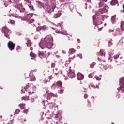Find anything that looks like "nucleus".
<instances>
[{
    "label": "nucleus",
    "mask_w": 124,
    "mask_h": 124,
    "mask_svg": "<svg viewBox=\"0 0 124 124\" xmlns=\"http://www.w3.org/2000/svg\"><path fill=\"white\" fill-rule=\"evenodd\" d=\"M54 45V40L51 35H48L44 38V40H42L39 43V46L42 50H44L45 53L47 52L46 49H51L52 46Z\"/></svg>",
    "instance_id": "obj_1"
},
{
    "label": "nucleus",
    "mask_w": 124,
    "mask_h": 124,
    "mask_svg": "<svg viewBox=\"0 0 124 124\" xmlns=\"http://www.w3.org/2000/svg\"><path fill=\"white\" fill-rule=\"evenodd\" d=\"M2 31L4 32V34L5 37L7 38H10V34H11V30H9L6 26H4L2 28Z\"/></svg>",
    "instance_id": "obj_2"
},
{
    "label": "nucleus",
    "mask_w": 124,
    "mask_h": 124,
    "mask_svg": "<svg viewBox=\"0 0 124 124\" xmlns=\"http://www.w3.org/2000/svg\"><path fill=\"white\" fill-rule=\"evenodd\" d=\"M96 15H97V21L99 23V24H102V22L104 21V18H105V16L102 15L101 14H97V12L96 13Z\"/></svg>",
    "instance_id": "obj_3"
},
{
    "label": "nucleus",
    "mask_w": 124,
    "mask_h": 124,
    "mask_svg": "<svg viewBox=\"0 0 124 124\" xmlns=\"http://www.w3.org/2000/svg\"><path fill=\"white\" fill-rule=\"evenodd\" d=\"M8 47L10 51H13L15 49V44L11 41H9L8 42Z\"/></svg>",
    "instance_id": "obj_4"
},
{
    "label": "nucleus",
    "mask_w": 124,
    "mask_h": 124,
    "mask_svg": "<svg viewBox=\"0 0 124 124\" xmlns=\"http://www.w3.org/2000/svg\"><path fill=\"white\" fill-rule=\"evenodd\" d=\"M25 75L26 78H28L29 76H30L31 81H35V77L33 76L32 72H31L30 74L28 73L25 74Z\"/></svg>",
    "instance_id": "obj_5"
},
{
    "label": "nucleus",
    "mask_w": 124,
    "mask_h": 124,
    "mask_svg": "<svg viewBox=\"0 0 124 124\" xmlns=\"http://www.w3.org/2000/svg\"><path fill=\"white\" fill-rule=\"evenodd\" d=\"M68 77H70L71 79L75 77V73L74 71H72L71 69H69V73L68 74Z\"/></svg>",
    "instance_id": "obj_6"
},
{
    "label": "nucleus",
    "mask_w": 124,
    "mask_h": 124,
    "mask_svg": "<svg viewBox=\"0 0 124 124\" xmlns=\"http://www.w3.org/2000/svg\"><path fill=\"white\" fill-rule=\"evenodd\" d=\"M51 97H58L57 95L54 94L53 93H48L47 99L50 100Z\"/></svg>",
    "instance_id": "obj_7"
},
{
    "label": "nucleus",
    "mask_w": 124,
    "mask_h": 124,
    "mask_svg": "<svg viewBox=\"0 0 124 124\" xmlns=\"http://www.w3.org/2000/svg\"><path fill=\"white\" fill-rule=\"evenodd\" d=\"M108 11V10H107V9H106V8H103V9L99 10V11L97 12V14H103V13H105Z\"/></svg>",
    "instance_id": "obj_8"
},
{
    "label": "nucleus",
    "mask_w": 124,
    "mask_h": 124,
    "mask_svg": "<svg viewBox=\"0 0 124 124\" xmlns=\"http://www.w3.org/2000/svg\"><path fill=\"white\" fill-rule=\"evenodd\" d=\"M38 55L39 58L41 59H44V58L46 57L45 54L42 51H39L38 52Z\"/></svg>",
    "instance_id": "obj_9"
},
{
    "label": "nucleus",
    "mask_w": 124,
    "mask_h": 124,
    "mask_svg": "<svg viewBox=\"0 0 124 124\" xmlns=\"http://www.w3.org/2000/svg\"><path fill=\"white\" fill-rule=\"evenodd\" d=\"M92 101V102H94V97H92L90 100H88V103L86 105V106L87 107H91V102L90 101Z\"/></svg>",
    "instance_id": "obj_10"
},
{
    "label": "nucleus",
    "mask_w": 124,
    "mask_h": 124,
    "mask_svg": "<svg viewBox=\"0 0 124 124\" xmlns=\"http://www.w3.org/2000/svg\"><path fill=\"white\" fill-rule=\"evenodd\" d=\"M77 77L78 80H83L84 79V75L80 73L78 74Z\"/></svg>",
    "instance_id": "obj_11"
},
{
    "label": "nucleus",
    "mask_w": 124,
    "mask_h": 124,
    "mask_svg": "<svg viewBox=\"0 0 124 124\" xmlns=\"http://www.w3.org/2000/svg\"><path fill=\"white\" fill-rule=\"evenodd\" d=\"M28 93L29 94H32V93H34V89L32 87H30L28 90Z\"/></svg>",
    "instance_id": "obj_12"
},
{
    "label": "nucleus",
    "mask_w": 124,
    "mask_h": 124,
    "mask_svg": "<svg viewBox=\"0 0 124 124\" xmlns=\"http://www.w3.org/2000/svg\"><path fill=\"white\" fill-rule=\"evenodd\" d=\"M17 7L18 9H19L20 12H25V9L22 8L23 6L22 5V4H19L18 6Z\"/></svg>",
    "instance_id": "obj_13"
},
{
    "label": "nucleus",
    "mask_w": 124,
    "mask_h": 124,
    "mask_svg": "<svg viewBox=\"0 0 124 124\" xmlns=\"http://www.w3.org/2000/svg\"><path fill=\"white\" fill-rule=\"evenodd\" d=\"M90 88V87H92V88H93L94 89H95V88H98L99 85H96V86L93 85H87V87L86 86V85L84 86V88L85 90H87V89H88V88Z\"/></svg>",
    "instance_id": "obj_14"
},
{
    "label": "nucleus",
    "mask_w": 124,
    "mask_h": 124,
    "mask_svg": "<svg viewBox=\"0 0 124 124\" xmlns=\"http://www.w3.org/2000/svg\"><path fill=\"white\" fill-rule=\"evenodd\" d=\"M26 40H27V42L26 43L27 46L28 47H31V42L30 40L29 39H26Z\"/></svg>",
    "instance_id": "obj_15"
},
{
    "label": "nucleus",
    "mask_w": 124,
    "mask_h": 124,
    "mask_svg": "<svg viewBox=\"0 0 124 124\" xmlns=\"http://www.w3.org/2000/svg\"><path fill=\"white\" fill-rule=\"evenodd\" d=\"M71 62V58H69V60H67L65 62V66H68L70 64V62Z\"/></svg>",
    "instance_id": "obj_16"
},
{
    "label": "nucleus",
    "mask_w": 124,
    "mask_h": 124,
    "mask_svg": "<svg viewBox=\"0 0 124 124\" xmlns=\"http://www.w3.org/2000/svg\"><path fill=\"white\" fill-rule=\"evenodd\" d=\"M36 56V55L34 53H33L32 51L30 53V56L32 60H34Z\"/></svg>",
    "instance_id": "obj_17"
},
{
    "label": "nucleus",
    "mask_w": 124,
    "mask_h": 124,
    "mask_svg": "<svg viewBox=\"0 0 124 124\" xmlns=\"http://www.w3.org/2000/svg\"><path fill=\"white\" fill-rule=\"evenodd\" d=\"M75 52H76V50L74 49V48H71L69 49V53L71 55L72 54H74Z\"/></svg>",
    "instance_id": "obj_18"
},
{
    "label": "nucleus",
    "mask_w": 124,
    "mask_h": 124,
    "mask_svg": "<svg viewBox=\"0 0 124 124\" xmlns=\"http://www.w3.org/2000/svg\"><path fill=\"white\" fill-rule=\"evenodd\" d=\"M22 100H30V96L29 95H26L22 97Z\"/></svg>",
    "instance_id": "obj_19"
},
{
    "label": "nucleus",
    "mask_w": 124,
    "mask_h": 124,
    "mask_svg": "<svg viewBox=\"0 0 124 124\" xmlns=\"http://www.w3.org/2000/svg\"><path fill=\"white\" fill-rule=\"evenodd\" d=\"M100 54L101 57H104V58H105V53L104 52V51H103V50L102 49L100 50Z\"/></svg>",
    "instance_id": "obj_20"
},
{
    "label": "nucleus",
    "mask_w": 124,
    "mask_h": 124,
    "mask_svg": "<svg viewBox=\"0 0 124 124\" xmlns=\"http://www.w3.org/2000/svg\"><path fill=\"white\" fill-rule=\"evenodd\" d=\"M38 97L37 96H31V102H34L35 101V99H37Z\"/></svg>",
    "instance_id": "obj_21"
},
{
    "label": "nucleus",
    "mask_w": 124,
    "mask_h": 124,
    "mask_svg": "<svg viewBox=\"0 0 124 124\" xmlns=\"http://www.w3.org/2000/svg\"><path fill=\"white\" fill-rule=\"evenodd\" d=\"M118 3V0H112L111 1V5H116Z\"/></svg>",
    "instance_id": "obj_22"
},
{
    "label": "nucleus",
    "mask_w": 124,
    "mask_h": 124,
    "mask_svg": "<svg viewBox=\"0 0 124 124\" xmlns=\"http://www.w3.org/2000/svg\"><path fill=\"white\" fill-rule=\"evenodd\" d=\"M19 106L20 108V109H21V110H23V109H25V106H26V104H20L19 105Z\"/></svg>",
    "instance_id": "obj_23"
},
{
    "label": "nucleus",
    "mask_w": 124,
    "mask_h": 124,
    "mask_svg": "<svg viewBox=\"0 0 124 124\" xmlns=\"http://www.w3.org/2000/svg\"><path fill=\"white\" fill-rule=\"evenodd\" d=\"M120 27L121 31H124V21L121 22Z\"/></svg>",
    "instance_id": "obj_24"
},
{
    "label": "nucleus",
    "mask_w": 124,
    "mask_h": 124,
    "mask_svg": "<svg viewBox=\"0 0 124 124\" xmlns=\"http://www.w3.org/2000/svg\"><path fill=\"white\" fill-rule=\"evenodd\" d=\"M8 23H9L10 24H11L12 25H14L15 24V21L13 20L10 19Z\"/></svg>",
    "instance_id": "obj_25"
},
{
    "label": "nucleus",
    "mask_w": 124,
    "mask_h": 124,
    "mask_svg": "<svg viewBox=\"0 0 124 124\" xmlns=\"http://www.w3.org/2000/svg\"><path fill=\"white\" fill-rule=\"evenodd\" d=\"M62 83L61 81H57L56 83L57 86H59V87H62Z\"/></svg>",
    "instance_id": "obj_26"
},
{
    "label": "nucleus",
    "mask_w": 124,
    "mask_h": 124,
    "mask_svg": "<svg viewBox=\"0 0 124 124\" xmlns=\"http://www.w3.org/2000/svg\"><path fill=\"white\" fill-rule=\"evenodd\" d=\"M99 6L98 7H102V6H103V5H104V2H100L99 4H98Z\"/></svg>",
    "instance_id": "obj_27"
},
{
    "label": "nucleus",
    "mask_w": 124,
    "mask_h": 124,
    "mask_svg": "<svg viewBox=\"0 0 124 124\" xmlns=\"http://www.w3.org/2000/svg\"><path fill=\"white\" fill-rule=\"evenodd\" d=\"M115 19H116V16H114L111 17V21L112 23H115Z\"/></svg>",
    "instance_id": "obj_28"
},
{
    "label": "nucleus",
    "mask_w": 124,
    "mask_h": 124,
    "mask_svg": "<svg viewBox=\"0 0 124 124\" xmlns=\"http://www.w3.org/2000/svg\"><path fill=\"white\" fill-rule=\"evenodd\" d=\"M95 64H96V63H95V62L92 63L90 65V67H91V68H93V67H94V65H95Z\"/></svg>",
    "instance_id": "obj_29"
},
{
    "label": "nucleus",
    "mask_w": 124,
    "mask_h": 124,
    "mask_svg": "<svg viewBox=\"0 0 124 124\" xmlns=\"http://www.w3.org/2000/svg\"><path fill=\"white\" fill-rule=\"evenodd\" d=\"M98 60L99 61H100V62H105V59H102V58H101V57H99L98 58Z\"/></svg>",
    "instance_id": "obj_30"
},
{
    "label": "nucleus",
    "mask_w": 124,
    "mask_h": 124,
    "mask_svg": "<svg viewBox=\"0 0 124 124\" xmlns=\"http://www.w3.org/2000/svg\"><path fill=\"white\" fill-rule=\"evenodd\" d=\"M95 78L97 81H100V80H101V78L97 76H95Z\"/></svg>",
    "instance_id": "obj_31"
},
{
    "label": "nucleus",
    "mask_w": 124,
    "mask_h": 124,
    "mask_svg": "<svg viewBox=\"0 0 124 124\" xmlns=\"http://www.w3.org/2000/svg\"><path fill=\"white\" fill-rule=\"evenodd\" d=\"M20 113V109L19 108L16 109V110L15 114H16V115L19 114Z\"/></svg>",
    "instance_id": "obj_32"
},
{
    "label": "nucleus",
    "mask_w": 124,
    "mask_h": 124,
    "mask_svg": "<svg viewBox=\"0 0 124 124\" xmlns=\"http://www.w3.org/2000/svg\"><path fill=\"white\" fill-rule=\"evenodd\" d=\"M93 76H94V75H93V73H91L89 75V78H93Z\"/></svg>",
    "instance_id": "obj_33"
},
{
    "label": "nucleus",
    "mask_w": 124,
    "mask_h": 124,
    "mask_svg": "<svg viewBox=\"0 0 124 124\" xmlns=\"http://www.w3.org/2000/svg\"><path fill=\"white\" fill-rule=\"evenodd\" d=\"M28 112H29V110L28 109H25L24 110H23V113H24V114H28Z\"/></svg>",
    "instance_id": "obj_34"
},
{
    "label": "nucleus",
    "mask_w": 124,
    "mask_h": 124,
    "mask_svg": "<svg viewBox=\"0 0 124 124\" xmlns=\"http://www.w3.org/2000/svg\"><path fill=\"white\" fill-rule=\"evenodd\" d=\"M47 26H43L42 27V30H44V31H45V30H47Z\"/></svg>",
    "instance_id": "obj_35"
},
{
    "label": "nucleus",
    "mask_w": 124,
    "mask_h": 124,
    "mask_svg": "<svg viewBox=\"0 0 124 124\" xmlns=\"http://www.w3.org/2000/svg\"><path fill=\"white\" fill-rule=\"evenodd\" d=\"M26 89H27V90H29L30 89V88H31L30 86V84H27L26 86H25Z\"/></svg>",
    "instance_id": "obj_36"
},
{
    "label": "nucleus",
    "mask_w": 124,
    "mask_h": 124,
    "mask_svg": "<svg viewBox=\"0 0 124 124\" xmlns=\"http://www.w3.org/2000/svg\"><path fill=\"white\" fill-rule=\"evenodd\" d=\"M52 68H54L56 66V64L55 63H52L51 65Z\"/></svg>",
    "instance_id": "obj_37"
},
{
    "label": "nucleus",
    "mask_w": 124,
    "mask_h": 124,
    "mask_svg": "<svg viewBox=\"0 0 124 124\" xmlns=\"http://www.w3.org/2000/svg\"><path fill=\"white\" fill-rule=\"evenodd\" d=\"M59 93L61 94H62V93H63V89H61L60 90H59Z\"/></svg>",
    "instance_id": "obj_38"
},
{
    "label": "nucleus",
    "mask_w": 124,
    "mask_h": 124,
    "mask_svg": "<svg viewBox=\"0 0 124 124\" xmlns=\"http://www.w3.org/2000/svg\"><path fill=\"white\" fill-rule=\"evenodd\" d=\"M54 9H55V8H53L52 9H51V11L50 10L48 11V13H51V12L54 11Z\"/></svg>",
    "instance_id": "obj_39"
},
{
    "label": "nucleus",
    "mask_w": 124,
    "mask_h": 124,
    "mask_svg": "<svg viewBox=\"0 0 124 124\" xmlns=\"http://www.w3.org/2000/svg\"><path fill=\"white\" fill-rule=\"evenodd\" d=\"M29 8L31 9V10H33V6H29Z\"/></svg>",
    "instance_id": "obj_40"
},
{
    "label": "nucleus",
    "mask_w": 124,
    "mask_h": 124,
    "mask_svg": "<svg viewBox=\"0 0 124 124\" xmlns=\"http://www.w3.org/2000/svg\"><path fill=\"white\" fill-rule=\"evenodd\" d=\"M113 44V43L111 41H108V46H111Z\"/></svg>",
    "instance_id": "obj_41"
},
{
    "label": "nucleus",
    "mask_w": 124,
    "mask_h": 124,
    "mask_svg": "<svg viewBox=\"0 0 124 124\" xmlns=\"http://www.w3.org/2000/svg\"><path fill=\"white\" fill-rule=\"evenodd\" d=\"M56 16L55 17V18H59V17H60V14L59 13L56 14Z\"/></svg>",
    "instance_id": "obj_42"
},
{
    "label": "nucleus",
    "mask_w": 124,
    "mask_h": 124,
    "mask_svg": "<svg viewBox=\"0 0 124 124\" xmlns=\"http://www.w3.org/2000/svg\"><path fill=\"white\" fill-rule=\"evenodd\" d=\"M119 55H116L114 56V59H118V58H119Z\"/></svg>",
    "instance_id": "obj_43"
},
{
    "label": "nucleus",
    "mask_w": 124,
    "mask_h": 124,
    "mask_svg": "<svg viewBox=\"0 0 124 124\" xmlns=\"http://www.w3.org/2000/svg\"><path fill=\"white\" fill-rule=\"evenodd\" d=\"M88 97V94H84V98L85 99H87V98Z\"/></svg>",
    "instance_id": "obj_44"
},
{
    "label": "nucleus",
    "mask_w": 124,
    "mask_h": 124,
    "mask_svg": "<svg viewBox=\"0 0 124 124\" xmlns=\"http://www.w3.org/2000/svg\"><path fill=\"white\" fill-rule=\"evenodd\" d=\"M36 31H40V29L37 28L36 29Z\"/></svg>",
    "instance_id": "obj_45"
},
{
    "label": "nucleus",
    "mask_w": 124,
    "mask_h": 124,
    "mask_svg": "<svg viewBox=\"0 0 124 124\" xmlns=\"http://www.w3.org/2000/svg\"><path fill=\"white\" fill-rule=\"evenodd\" d=\"M20 46H18L16 48L17 51H18V50H19V49H20Z\"/></svg>",
    "instance_id": "obj_46"
},
{
    "label": "nucleus",
    "mask_w": 124,
    "mask_h": 124,
    "mask_svg": "<svg viewBox=\"0 0 124 124\" xmlns=\"http://www.w3.org/2000/svg\"><path fill=\"white\" fill-rule=\"evenodd\" d=\"M122 7H123V12H124V4L123 5Z\"/></svg>",
    "instance_id": "obj_47"
},
{
    "label": "nucleus",
    "mask_w": 124,
    "mask_h": 124,
    "mask_svg": "<svg viewBox=\"0 0 124 124\" xmlns=\"http://www.w3.org/2000/svg\"><path fill=\"white\" fill-rule=\"evenodd\" d=\"M56 32H58V33H62V32L58 31H56Z\"/></svg>",
    "instance_id": "obj_48"
},
{
    "label": "nucleus",
    "mask_w": 124,
    "mask_h": 124,
    "mask_svg": "<svg viewBox=\"0 0 124 124\" xmlns=\"http://www.w3.org/2000/svg\"><path fill=\"white\" fill-rule=\"evenodd\" d=\"M103 28V27L99 28V29H98L99 31H101V30H102V28Z\"/></svg>",
    "instance_id": "obj_49"
},
{
    "label": "nucleus",
    "mask_w": 124,
    "mask_h": 124,
    "mask_svg": "<svg viewBox=\"0 0 124 124\" xmlns=\"http://www.w3.org/2000/svg\"><path fill=\"white\" fill-rule=\"evenodd\" d=\"M93 21L94 20V16H93Z\"/></svg>",
    "instance_id": "obj_50"
},
{
    "label": "nucleus",
    "mask_w": 124,
    "mask_h": 124,
    "mask_svg": "<svg viewBox=\"0 0 124 124\" xmlns=\"http://www.w3.org/2000/svg\"><path fill=\"white\" fill-rule=\"evenodd\" d=\"M55 75H58V74H59V73H55Z\"/></svg>",
    "instance_id": "obj_51"
},
{
    "label": "nucleus",
    "mask_w": 124,
    "mask_h": 124,
    "mask_svg": "<svg viewBox=\"0 0 124 124\" xmlns=\"http://www.w3.org/2000/svg\"><path fill=\"white\" fill-rule=\"evenodd\" d=\"M30 50H31V51H32V47H30Z\"/></svg>",
    "instance_id": "obj_52"
},
{
    "label": "nucleus",
    "mask_w": 124,
    "mask_h": 124,
    "mask_svg": "<svg viewBox=\"0 0 124 124\" xmlns=\"http://www.w3.org/2000/svg\"><path fill=\"white\" fill-rule=\"evenodd\" d=\"M78 42H80V39H78Z\"/></svg>",
    "instance_id": "obj_53"
},
{
    "label": "nucleus",
    "mask_w": 124,
    "mask_h": 124,
    "mask_svg": "<svg viewBox=\"0 0 124 124\" xmlns=\"http://www.w3.org/2000/svg\"><path fill=\"white\" fill-rule=\"evenodd\" d=\"M24 122H27V120L25 119V120H24Z\"/></svg>",
    "instance_id": "obj_54"
},
{
    "label": "nucleus",
    "mask_w": 124,
    "mask_h": 124,
    "mask_svg": "<svg viewBox=\"0 0 124 124\" xmlns=\"http://www.w3.org/2000/svg\"><path fill=\"white\" fill-rule=\"evenodd\" d=\"M111 124H115L114 123V122H112Z\"/></svg>",
    "instance_id": "obj_55"
},
{
    "label": "nucleus",
    "mask_w": 124,
    "mask_h": 124,
    "mask_svg": "<svg viewBox=\"0 0 124 124\" xmlns=\"http://www.w3.org/2000/svg\"><path fill=\"white\" fill-rule=\"evenodd\" d=\"M55 69H56V70H58V69H57V68H56Z\"/></svg>",
    "instance_id": "obj_56"
},
{
    "label": "nucleus",
    "mask_w": 124,
    "mask_h": 124,
    "mask_svg": "<svg viewBox=\"0 0 124 124\" xmlns=\"http://www.w3.org/2000/svg\"><path fill=\"white\" fill-rule=\"evenodd\" d=\"M48 93V91H46V93Z\"/></svg>",
    "instance_id": "obj_57"
},
{
    "label": "nucleus",
    "mask_w": 124,
    "mask_h": 124,
    "mask_svg": "<svg viewBox=\"0 0 124 124\" xmlns=\"http://www.w3.org/2000/svg\"><path fill=\"white\" fill-rule=\"evenodd\" d=\"M22 123H24V122L22 121Z\"/></svg>",
    "instance_id": "obj_58"
}]
</instances>
